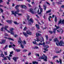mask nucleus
<instances>
[{
	"instance_id": "obj_1",
	"label": "nucleus",
	"mask_w": 64,
	"mask_h": 64,
	"mask_svg": "<svg viewBox=\"0 0 64 64\" xmlns=\"http://www.w3.org/2000/svg\"><path fill=\"white\" fill-rule=\"evenodd\" d=\"M18 11H16L15 12H14V11H12V15H14V16L16 17V14H18L19 16H20L22 15V14L18 13L19 12V10L18 9Z\"/></svg>"
},
{
	"instance_id": "obj_2",
	"label": "nucleus",
	"mask_w": 64,
	"mask_h": 64,
	"mask_svg": "<svg viewBox=\"0 0 64 64\" xmlns=\"http://www.w3.org/2000/svg\"><path fill=\"white\" fill-rule=\"evenodd\" d=\"M23 35L25 36L26 37H27L28 36L27 34H28V35H31V32H30V31H26V33L25 32H23Z\"/></svg>"
},
{
	"instance_id": "obj_3",
	"label": "nucleus",
	"mask_w": 64,
	"mask_h": 64,
	"mask_svg": "<svg viewBox=\"0 0 64 64\" xmlns=\"http://www.w3.org/2000/svg\"><path fill=\"white\" fill-rule=\"evenodd\" d=\"M40 59H44V61H47V56L45 55L44 54H43L42 56L40 57L39 58Z\"/></svg>"
},
{
	"instance_id": "obj_4",
	"label": "nucleus",
	"mask_w": 64,
	"mask_h": 64,
	"mask_svg": "<svg viewBox=\"0 0 64 64\" xmlns=\"http://www.w3.org/2000/svg\"><path fill=\"white\" fill-rule=\"evenodd\" d=\"M18 42L20 44L21 47H22V48H24V46L22 45L23 43V42L21 41L20 38H19V40H18Z\"/></svg>"
},
{
	"instance_id": "obj_5",
	"label": "nucleus",
	"mask_w": 64,
	"mask_h": 64,
	"mask_svg": "<svg viewBox=\"0 0 64 64\" xmlns=\"http://www.w3.org/2000/svg\"><path fill=\"white\" fill-rule=\"evenodd\" d=\"M36 39L37 40V41L38 42V41H40L41 42H42V41L44 42V39L42 37H41L40 38V40L39 39V38H36Z\"/></svg>"
},
{
	"instance_id": "obj_6",
	"label": "nucleus",
	"mask_w": 64,
	"mask_h": 64,
	"mask_svg": "<svg viewBox=\"0 0 64 64\" xmlns=\"http://www.w3.org/2000/svg\"><path fill=\"white\" fill-rule=\"evenodd\" d=\"M58 45H59L60 46H64V43L62 40L60 41V43H59V42L58 43Z\"/></svg>"
},
{
	"instance_id": "obj_7",
	"label": "nucleus",
	"mask_w": 64,
	"mask_h": 64,
	"mask_svg": "<svg viewBox=\"0 0 64 64\" xmlns=\"http://www.w3.org/2000/svg\"><path fill=\"white\" fill-rule=\"evenodd\" d=\"M54 42H55L56 43V44L57 46H58V43H59V40H58L57 38H55L54 39Z\"/></svg>"
},
{
	"instance_id": "obj_8",
	"label": "nucleus",
	"mask_w": 64,
	"mask_h": 64,
	"mask_svg": "<svg viewBox=\"0 0 64 64\" xmlns=\"http://www.w3.org/2000/svg\"><path fill=\"white\" fill-rule=\"evenodd\" d=\"M64 20L61 21V20H60L58 22V24H64Z\"/></svg>"
},
{
	"instance_id": "obj_9",
	"label": "nucleus",
	"mask_w": 64,
	"mask_h": 64,
	"mask_svg": "<svg viewBox=\"0 0 64 64\" xmlns=\"http://www.w3.org/2000/svg\"><path fill=\"white\" fill-rule=\"evenodd\" d=\"M21 7L22 8H24V9H26L27 7L25 5H22L21 6Z\"/></svg>"
},
{
	"instance_id": "obj_10",
	"label": "nucleus",
	"mask_w": 64,
	"mask_h": 64,
	"mask_svg": "<svg viewBox=\"0 0 64 64\" xmlns=\"http://www.w3.org/2000/svg\"><path fill=\"white\" fill-rule=\"evenodd\" d=\"M5 42H6V40H2V42H0V44H4L5 43Z\"/></svg>"
},
{
	"instance_id": "obj_11",
	"label": "nucleus",
	"mask_w": 64,
	"mask_h": 64,
	"mask_svg": "<svg viewBox=\"0 0 64 64\" xmlns=\"http://www.w3.org/2000/svg\"><path fill=\"white\" fill-rule=\"evenodd\" d=\"M57 31L58 32V33H59L60 32H62V33H63V30L62 29H60V30H57Z\"/></svg>"
},
{
	"instance_id": "obj_12",
	"label": "nucleus",
	"mask_w": 64,
	"mask_h": 64,
	"mask_svg": "<svg viewBox=\"0 0 64 64\" xmlns=\"http://www.w3.org/2000/svg\"><path fill=\"white\" fill-rule=\"evenodd\" d=\"M20 5H16V6L15 7L16 9H17V11H18V7H20Z\"/></svg>"
},
{
	"instance_id": "obj_13",
	"label": "nucleus",
	"mask_w": 64,
	"mask_h": 64,
	"mask_svg": "<svg viewBox=\"0 0 64 64\" xmlns=\"http://www.w3.org/2000/svg\"><path fill=\"white\" fill-rule=\"evenodd\" d=\"M17 59H18V58L17 57H14L13 58V60H14L15 62H17Z\"/></svg>"
},
{
	"instance_id": "obj_14",
	"label": "nucleus",
	"mask_w": 64,
	"mask_h": 64,
	"mask_svg": "<svg viewBox=\"0 0 64 64\" xmlns=\"http://www.w3.org/2000/svg\"><path fill=\"white\" fill-rule=\"evenodd\" d=\"M13 48L14 49V50H15V51H16L18 52H20V50H18V49H15V48Z\"/></svg>"
},
{
	"instance_id": "obj_15",
	"label": "nucleus",
	"mask_w": 64,
	"mask_h": 64,
	"mask_svg": "<svg viewBox=\"0 0 64 64\" xmlns=\"http://www.w3.org/2000/svg\"><path fill=\"white\" fill-rule=\"evenodd\" d=\"M62 51V50H60L59 51L57 50L55 52L56 53H61Z\"/></svg>"
},
{
	"instance_id": "obj_16",
	"label": "nucleus",
	"mask_w": 64,
	"mask_h": 64,
	"mask_svg": "<svg viewBox=\"0 0 64 64\" xmlns=\"http://www.w3.org/2000/svg\"><path fill=\"white\" fill-rule=\"evenodd\" d=\"M6 22H8V23L11 24L12 23V20H6Z\"/></svg>"
},
{
	"instance_id": "obj_17",
	"label": "nucleus",
	"mask_w": 64,
	"mask_h": 64,
	"mask_svg": "<svg viewBox=\"0 0 64 64\" xmlns=\"http://www.w3.org/2000/svg\"><path fill=\"white\" fill-rule=\"evenodd\" d=\"M29 10L32 13V14H34V12H33V10L32 9H30Z\"/></svg>"
},
{
	"instance_id": "obj_18",
	"label": "nucleus",
	"mask_w": 64,
	"mask_h": 64,
	"mask_svg": "<svg viewBox=\"0 0 64 64\" xmlns=\"http://www.w3.org/2000/svg\"><path fill=\"white\" fill-rule=\"evenodd\" d=\"M60 60V61H58V60H56V62H58V63H59V62H60V64H62V60H61V59H59Z\"/></svg>"
},
{
	"instance_id": "obj_19",
	"label": "nucleus",
	"mask_w": 64,
	"mask_h": 64,
	"mask_svg": "<svg viewBox=\"0 0 64 64\" xmlns=\"http://www.w3.org/2000/svg\"><path fill=\"white\" fill-rule=\"evenodd\" d=\"M38 6L39 7V9H40V12H42L43 11V9L41 8V6H40V5L39 6Z\"/></svg>"
},
{
	"instance_id": "obj_20",
	"label": "nucleus",
	"mask_w": 64,
	"mask_h": 64,
	"mask_svg": "<svg viewBox=\"0 0 64 64\" xmlns=\"http://www.w3.org/2000/svg\"><path fill=\"white\" fill-rule=\"evenodd\" d=\"M36 26L37 28L38 29H39V25L38 24H36Z\"/></svg>"
},
{
	"instance_id": "obj_21",
	"label": "nucleus",
	"mask_w": 64,
	"mask_h": 64,
	"mask_svg": "<svg viewBox=\"0 0 64 64\" xmlns=\"http://www.w3.org/2000/svg\"><path fill=\"white\" fill-rule=\"evenodd\" d=\"M3 57L4 58L2 59V60H7L6 57H4V56Z\"/></svg>"
},
{
	"instance_id": "obj_22",
	"label": "nucleus",
	"mask_w": 64,
	"mask_h": 64,
	"mask_svg": "<svg viewBox=\"0 0 64 64\" xmlns=\"http://www.w3.org/2000/svg\"><path fill=\"white\" fill-rule=\"evenodd\" d=\"M45 10H46V6L45 5H44L43 6Z\"/></svg>"
},
{
	"instance_id": "obj_23",
	"label": "nucleus",
	"mask_w": 64,
	"mask_h": 64,
	"mask_svg": "<svg viewBox=\"0 0 64 64\" xmlns=\"http://www.w3.org/2000/svg\"><path fill=\"white\" fill-rule=\"evenodd\" d=\"M41 35V34H39L38 33H36V36L37 37H38L39 36H40Z\"/></svg>"
},
{
	"instance_id": "obj_24",
	"label": "nucleus",
	"mask_w": 64,
	"mask_h": 64,
	"mask_svg": "<svg viewBox=\"0 0 64 64\" xmlns=\"http://www.w3.org/2000/svg\"><path fill=\"white\" fill-rule=\"evenodd\" d=\"M32 63L33 64H38V62H32Z\"/></svg>"
},
{
	"instance_id": "obj_25",
	"label": "nucleus",
	"mask_w": 64,
	"mask_h": 64,
	"mask_svg": "<svg viewBox=\"0 0 64 64\" xmlns=\"http://www.w3.org/2000/svg\"><path fill=\"white\" fill-rule=\"evenodd\" d=\"M62 2V0H59V2H57V3H58V4H61V2Z\"/></svg>"
},
{
	"instance_id": "obj_26",
	"label": "nucleus",
	"mask_w": 64,
	"mask_h": 64,
	"mask_svg": "<svg viewBox=\"0 0 64 64\" xmlns=\"http://www.w3.org/2000/svg\"><path fill=\"white\" fill-rule=\"evenodd\" d=\"M29 21L31 22H32V23H33V22L34 21L33 20L32 18H30Z\"/></svg>"
},
{
	"instance_id": "obj_27",
	"label": "nucleus",
	"mask_w": 64,
	"mask_h": 64,
	"mask_svg": "<svg viewBox=\"0 0 64 64\" xmlns=\"http://www.w3.org/2000/svg\"><path fill=\"white\" fill-rule=\"evenodd\" d=\"M0 57H4V55L3 54H0Z\"/></svg>"
},
{
	"instance_id": "obj_28",
	"label": "nucleus",
	"mask_w": 64,
	"mask_h": 64,
	"mask_svg": "<svg viewBox=\"0 0 64 64\" xmlns=\"http://www.w3.org/2000/svg\"><path fill=\"white\" fill-rule=\"evenodd\" d=\"M4 55H8L7 51L4 52Z\"/></svg>"
},
{
	"instance_id": "obj_29",
	"label": "nucleus",
	"mask_w": 64,
	"mask_h": 64,
	"mask_svg": "<svg viewBox=\"0 0 64 64\" xmlns=\"http://www.w3.org/2000/svg\"><path fill=\"white\" fill-rule=\"evenodd\" d=\"M51 12V10H48V11H47L46 12V13H50Z\"/></svg>"
},
{
	"instance_id": "obj_30",
	"label": "nucleus",
	"mask_w": 64,
	"mask_h": 64,
	"mask_svg": "<svg viewBox=\"0 0 64 64\" xmlns=\"http://www.w3.org/2000/svg\"><path fill=\"white\" fill-rule=\"evenodd\" d=\"M13 30H14V29L13 28H11V29L10 30V32H12L13 31Z\"/></svg>"
},
{
	"instance_id": "obj_31",
	"label": "nucleus",
	"mask_w": 64,
	"mask_h": 64,
	"mask_svg": "<svg viewBox=\"0 0 64 64\" xmlns=\"http://www.w3.org/2000/svg\"><path fill=\"white\" fill-rule=\"evenodd\" d=\"M35 55L36 56L39 57V54H35Z\"/></svg>"
},
{
	"instance_id": "obj_32",
	"label": "nucleus",
	"mask_w": 64,
	"mask_h": 64,
	"mask_svg": "<svg viewBox=\"0 0 64 64\" xmlns=\"http://www.w3.org/2000/svg\"><path fill=\"white\" fill-rule=\"evenodd\" d=\"M10 33L11 34H12L13 35H14V32H10Z\"/></svg>"
},
{
	"instance_id": "obj_33",
	"label": "nucleus",
	"mask_w": 64,
	"mask_h": 64,
	"mask_svg": "<svg viewBox=\"0 0 64 64\" xmlns=\"http://www.w3.org/2000/svg\"><path fill=\"white\" fill-rule=\"evenodd\" d=\"M58 56H54L53 58V59L54 60L55 58H58Z\"/></svg>"
},
{
	"instance_id": "obj_34",
	"label": "nucleus",
	"mask_w": 64,
	"mask_h": 64,
	"mask_svg": "<svg viewBox=\"0 0 64 64\" xmlns=\"http://www.w3.org/2000/svg\"><path fill=\"white\" fill-rule=\"evenodd\" d=\"M44 50L46 51H48V49L47 48H44Z\"/></svg>"
},
{
	"instance_id": "obj_35",
	"label": "nucleus",
	"mask_w": 64,
	"mask_h": 64,
	"mask_svg": "<svg viewBox=\"0 0 64 64\" xmlns=\"http://www.w3.org/2000/svg\"><path fill=\"white\" fill-rule=\"evenodd\" d=\"M44 47H46V48H49V47L48 45H46L45 46H44Z\"/></svg>"
},
{
	"instance_id": "obj_36",
	"label": "nucleus",
	"mask_w": 64,
	"mask_h": 64,
	"mask_svg": "<svg viewBox=\"0 0 64 64\" xmlns=\"http://www.w3.org/2000/svg\"><path fill=\"white\" fill-rule=\"evenodd\" d=\"M57 17H55V21L56 22H57Z\"/></svg>"
},
{
	"instance_id": "obj_37",
	"label": "nucleus",
	"mask_w": 64,
	"mask_h": 64,
	"mask_svg": "<svg viewBox=\"0 0 64 64\" xmlns=\"http://www.w3.org/2000/svg\"><path fill=\"white\" fill-rule=\"evenodd\" d=\"M55 27H56V28L55 29L56 30H57V29H58L59 28V26H57L56 25H55Z\"/></svg>"
},
{
	"instance_id": "obj_38",
	"label": "nucleus",
	"mask_w": 64,
	"mask_h": 64,
	"mask_svg": "<svg viewBox=\"0 0 64 64\" xmlns=\"http://www.w3.org/2000/svg\"><path fill=\"white\" fill-rule=\"evenodd\" d=\"M36 20L38 21V24H40V25H42L40 23V22H39L38 21V20H37V19H36Z\"/></svg>"
},
{
	"instance_id": "obj_39",
	"label": "nucleus",
	"mask_w": 64,
	"mask_h": 64,
	"mask_svg": "<svg viewBox=\"0 0 64 64\" xmlns=\"http://www.w3.org/2000/svg\"><path fill=\"white\" fill-rule=\"evenodd\" d=\"M46 40H48V36H46Z\"/></svg>"
},
{
	"instance_id": "obj_40",
	"label": "nucleus",
	"mask_w": 64,
	"mask_h": 64,
	"mask_svg": "<svg viewBox=\"0 0 64 64\" xmlns=\"http://www.w3.org/2000/svg\"><path fill=\"white\" fill-rule=\"evenodd\" d=\"M26 29H27V27H25L23 30L24 31H26Z\"/></svg>"
},
{
	"instance_id": "obj_41",
	"label": "nucleus",
	"mask_w": 64,
	"mask_h": 64,
	"mask_svg": "<svg viewBox=\"0 0 64 64\" xmlns=\"http://www.w3.org/2000/svg\"><path fill=\"white\" fill-rule=\"evenodd\" d=\"M8 28V26H5L4 27V30H7L6 28Z\"/></svg>"
},
{
	"instance_id": "obj_42",
	"label": "nucleus",
	"mask_w": 64,
	"mask_h": 64,
	"mask_svg": "<svg viewBox=\"0 0 64 64\" xmlns=\"http://www.w3.org/2000/svg\"><path fill=\"white\" fill-rule=\"evenodd\" d=\"M46 44H49L50 43V42L49 41H47L46 42Z\"/></svg>"
},
{
	"instance_id": "obj_43",
	"label": "nucleus",
	"mask_w": 64,
	"mask_h": 64,
	"mask_svg": "<svg viewBox=\"0 0 64 64\" xmlns=\"http://www.w3.org/2000/svg\"><path fill=\"white\" fill-rule=\"evenodd\" d=\"M26 17L27 18V19L28 20H29V16L28 15Z\"/></svg>"
},
{
	"instance_id": "obj_44",
	"label": "nucleus",
	"mask_w": 64,
	"mask_h": 64,
	"mask_svg": "<svg viewBox=\"0 0 64 64\" xmlns=\"http://www.w3.org/2000/svg\"><path fill=\"white\" fill-rule=\"evenodd\" d=\"M26 51H27V50H23V52H26Z\"/></svg>"
},
{
	"instance_id": "obj_45",
	"label": "nucleus",
	"mask_w": 64,
	"mask_h": 64,
	"mask_svg": "<svg viewBox=\"0 0 64 64\" xmlns=\"http://www.w3.org/2000/svg\"><path fill=\"white\" fill-rule=\"evenodd\" d=\"M56 29L55 28H54V31H53V32L54 33H55V32H56Z\"/></svg>"
},
{
	"instance_id": "obj_46",
	"label": "nucleus",
	"mask_w": 64,
	"mask_h": 64,
	"mask_svg": "<svg viewBox=\"0 0 64 64\" xmlns=\"http://www.w3.org/2000/svg\"><path fill=\"white\" fill-rule=\"evenodd\" d=\"M34 48L35 49H38V47L36 46H35L34 47Z\"/></svg>"
},
{
	"instance_id": "obj_47",
	"label": "nucleus",
	"mask_w": 64,
	"mask_h": 64,
	"mask_svg": "<svg viewBox=\"0 0 64 64\" xmlns=\"http://www.w3.org/2000/svg\"><path fill=\"white\" fill-rule=\"evenodd\" d=\"M8 39H9V40H13L11 38H8Z\"/></svg>"
},
{
	"instance_id": "obj_48",
	"label": "nucleus",
	"mask_w": 64,
	"mask_h": 64,
	"mask_svg": "<svg viewBox=\"0 0 64 64\" xmlns=\"http://www.w3.org/2000/svg\"><path fill=\"white\" fill-rule=\"evenodd\" d=\"M10 54H13V51H12L11 52H10Z\"/></svg>"
},
{
	"instance_id": "obj_49",
	"label": "nucleus",
	"mask_w": 64,
	"mask_h": 64,
	"mask_svg": "<svg viewBox=\"0 0 64 64\" xmlns=\"http://www.w3.org/2000/svg\"><path fill=\"white\" fill-rule=\"evenodd\" d=\"M14 23L15 24H18L17 23V22H14Z\"/></svg>"
},
{
	"instance_id": "obj_50",
	"label": "nucleus",
	"mask_w": 64,
	"mask_h": 64,
	"mask_svg": "<svg viewBox=\"0 0 64 64\" xmlns=\"http://www.w3.org/2000/svg\"><path fill=\"white\" fill-rule=\"evenodd\" d=\"M46 4H47L49 5V6L50 5V4H49V2H46Z\"/></svg>"
},
{
	"instance_id": "obj_51",
	"label": "nucleus",
	"mask_w": 64,
	"mask_h": 64,
	"mask_svg": "<svg viewBox=\"0 0 64 64\" xmlns=\"http://www.w3.org/2000/svg\"><path fill=\"white\" fill-rule=\"evenodd\" d=\"M0 30L1 31H3V27H2L1 28Z\"/></svg>"
},
{
	"instance_id": "obj_52",
	"label": "nucleus",
	"mask_w": 64,
	"mask_h": 64,
	"mask_svg": "<svg viewBox=\"0 0 64 64\" xmlns=\"http://www.w3.org/2000/svg\"><path fill=\"white\" fill-rule=\"evenodd\" d=\"M45 42H44L42 44V45H43L44 47L46 46L45 45Z\"/></svg>"
},
{
	"instance_id": "obj_53",
	"label": "nucleus",
	"mask_w": 64,
	"mask_h": 64,
	"mask_svg": "<svg viewBox=\"0 0 64 64\" xmlns=\"http://www.w3.org/2000/svg\"><path fill=\"white\" fill-rule=\"evenodd\" d=\"M7 57L8 58V59L9 60H10V58L8 56H7Z\"/></svg>"
},
{
	"instance_id": "obj_54",
	"label": "nucleus",
	"mask_w": 64,
	"mask_h": 64,
	"mask_svg": "<svg viewBox=\"0 0 64 64\" xmlns=\"http://www.w3.org/2000/svg\"><path fill=\"white\" fill-rule=\"evenodd\" d=\"M33 43L34 44H36V42H33Z\"/></svg>"
},
{
	"instance_id": "obj_55",
	"label": "nucleus",
	"mask_w": 64,
	"mask_h": 64,
	"mask_svg": "<svg viewBox=\"0 0 64 64\" xmlns=\"http://www.w3.org/2000/svg\"><path fill=\"white\" fill-rule=\"evenodd\" d=\"M31 54L30 52H29V53L28 54V55L30 56L31 55Z\"/></svg>"
},
{
	"instance_id": "obj_56",
	"label": "nucleus",
	"mask_w": 64,
	"mask_h": 64,
	"mask_svg": "<svg viewBox=\"0 0 64 64\" xmlns=\"http://www.w3.org/2000/svg\"><path fill=\"white\" fill-rule=\"evenodd\" d=\"M12 47V45H10L9 46V48H11V47Z\"/></svg>"
},
{
	"instance_id": "obj_57",
	"label": "nucleus",
	"mask_w": 64,
	"mask_h": 64,
	"mask_svg": "<svg viewBox=\"0 0 64 64\" xmlns=\"http://www.w3.org/2000/svg\"><path fill=\"white\" fill-rule=\"evenodd\" d=\"M0 10L1 11V12H2V13H3V10H2V9H0Z\"/></svg>"
},
{
	"instance_id": "obj_58",
	"label": "nucleus",
	"mask_w": 64,
	"mask_h": 64,
	"mask_svg": "<svg viewBox=\"0 0 64 64\" xmlns=\"http://www.w3.org/2000/svg\"><path fill=\"white\" fill-rule=\"evenodd\" d=\"M6 3L8 5H9V2H6Z\"/></svg>"
},
{
	"instance_id": "obj_59",
	"label": "nucleus",
	"mask_w": 64,
	"mask_h": 64,
	"mask_svg": "<svg viewBox=\"0 0 64 64\" xmlns=\"http://www.w3.org/2000/svg\"><path fill=\"white\" fill-rule=\"evenodd\" d=\"M28 5L29 7H31V5H30V4H28Z\"/></svg>"
},
{
	"instance_id": "obj_60",
	"label": "nucleus",
	"mask_w": 64,
	"mask_h": 64,
	"mask_svg": "<svg viewBox=\"0 0 64 64\" xmlns=\"http://www.w3.org/2000/svg\"><path fill=\"white\" fill-rule=\"evenodd\" d=\"M15 6V4H12V6L14 7Z\"/></svg>"
},
{
	"instance_id": "obj_61",
	"label": "nucleus",
	"mask_w": 64,
	"mask_h": 64,
	"mask_svg": "<svg viewBox=\"0 0 64 64\" xmlns=\"http://www.w3.org/2000/svg\"><path fill=\"white\" fill-rule=\"evenodd\" d=\"M61 7L62 8H64V5L62 6H61Z\"/></svg>"
},
{
	"instance_id": "obj_62",
	"label": "nucleus",
	"mask_w": 64,
	"mask_h": 64,
	"mask_svg": "<svg viewBox=\"0 0 64 64\" xmlns=\"http://www.w3.org/2000/svg\"><path fill=\"white\" fill-rule=\"evenodd\" d=\"M38 45H42V43H39V44H38Z\"/></svg>"
},
{
	"instance_id": "obj_63",
	"label": "nucleus",
	"mask_w": 64,
	"mask_h": 64,
	"mask_svg": "<svg viewBox=\"0 0 64 64\" xmlns=\"http://www.w3.org/2000/svg\"><path fill=\"white\" fill-rule=\"evenodd\" d=\"M49 32H50V33H51V34H52V32L51 31H49Z\"/></svg>"
},
{
	"instance_id": "obj_64",
	"label": "nucleus",
	"mask_w": 64,
	"mask_h": 64,
	"mask_svg": "<svg viewBox=\"0 0 64 64\" xmlns=\"http://www.w3.org/2000/svg\"><path fill=\"white\" fill-rule=\"evenodd\" d=\"M24 44H26V42H25V41H24Z\"/></svg>"
}]
</instances>
